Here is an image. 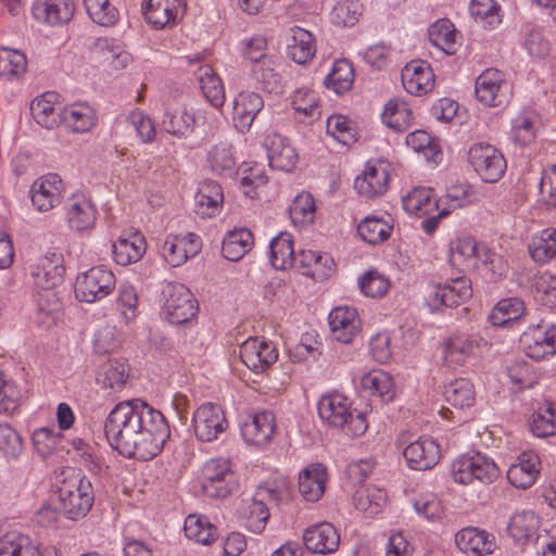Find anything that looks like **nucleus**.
I'll return each mask as SVG.
<instances>
[{
    "mask_svg": "<svg viewBox=\"0 0 556 556\" xmlns=\"http://www.w3.org/2000/svg\"><path fill=\"white\" fill-rule=\"evenodd\" d=\"M152 406L135 399L123 401L115 405L104 422V433L110 445L123 455L126 448L131 446L132 439L142 424L151 414Z\"/></svg>",
    "mask_w": 556,
    "mask_h": 556,
    "instance_id": "1",
    "label": "nucleus"
},
{
    "mask_svg": "<svg viewBox=\"0 0 556 556\" xmlns=\"http://www.w3.org/2000/svg\"><path fill=\"white\" fill-rule=\"evenodd\" d=\"M317 409L325 424L342 429L348 435L359 437L368 428L365 415L354 414L349 399L340 393L323 395L318 401Z\"/></svg>",
    "mask_w": 556,
    "mask_h": 556,
    "instance_id": "2",
    "label": "nucleus"
},
{
    "mask_svg": "<svg viewBox=\"0 0 556 556\" xmlns=\"http://www.w3.org/2000/svg\"><path fill=\"white\" fill-rule=\"evenodd\" d=\"M142 426V429L138 430L136 438L130 442L131 446L125 450L123 456L150 460L162 452L170 434L164 415L152 408Z\"/></svg>",
    "mask_w": 556,
    "mask_h": 556,
    "instance_id": "3",
    "label": "nucleus"
},
{
    "mask_svg": "<svg viewBox=\"0 0 556 556\" xmlns=\"http://www.w3.org/2000/svg\"><path fill=\"white\" fill-rule=\"evenodd\" d=\"M58 493L64 514L72 520L85 517L93 505L91 482L80 473L64 479Z\"/></svg>",
    "mask_w": 556,
    "mask_h": 556,
    "instance_id": "4",
    "label": "nucleus"
},
{
    "mask_svg": "<svg viewBox=\"0 0 556 556\" xmlns=\"http://www.w3.org/2000/svg\"><path fill=\"white\" fill-rule=\"evenodd\" d=\"M451 472L454 481L460 484H469L475 480L488 484L500 476L495 463L481 453L457 458L452 464Z\"/></svg>",
    "mask_w": 556,
    "mask_h": 556,
    "instance_id": "5",
    "label": "nucleus"
},
{
    "mask_svg": "<svg viewBox=\"0 0 556 556\" xmlns=\"http://www.w3.org/2000/svg\"><path fill=\"white\" fill-rule=\"evenodd\" d=\"M163 313L170 324L181 325L198 313L197 301L191 291L181 283L168 282L163 288Z\"/></svg>",
    "mask_w": 556,
    "mask_h": 556,
    "instance_id": "6",
    "label": "nucleus"
},
{
    "mask_svg": "<svg viewBox=\"0 0 556 556\" xmlns=\"http://www.w3.org/2000/svg\"><path fill=\"white\" fill-rule=\"evenodd\" d=\"M467 154L468 162L483 181L494 184L505 174L506 160L494 146L478 142L469 148Z\"/></svg>",
    "mask_w": 556,
    "mask_h": 556,
    "instance_id": "7",
    "label": "nucleus"
},
{
    "mask_svg": "<svg viewBox=\"0 0 556 556\" xmlns=\"http://www.w3.org/2000/svg\"><path fill=\"white\" fill-rule=\"evenodd\" d=\"M115 285L112 270L104 266H94L77 277L75 294L80 302L94 303L109 295Z\"/></svg>",
    "mask_w": 556,
    "mask_h": 556,
    "instance_id": "8",
    "label": "nucleus"
},
{
    "mask_svg": "<svg viewBox=\"0 0 556 556\" xmlns=\"http://www.w3.org/2000/svg\"><path fill=\"white\" fill-rule=\"evenodd\" d=\"M193 430L202 442H212L228 428V421L220 405L205 403L193 414Z\"/></svg>",
    "mask_w": 556,
    "mask_h": 556,
    "instance_id": "9",
    "label": "nucleus"
},
{
    "mask_svg": "<svg viewBox=\"0 0 556 556\" xmlns=\"http://www.w3.org/2000/svg\"><path fill=\"white\" fill-rule=\"evenodd\" d=\"M520 344L530 358L543 359L556 354V327L538 324L530 326L520 337Z\"/></svg>",
    "mask_w": 556,
    "mask_h": 556,
    "instance_id": "10",
    "label": "nucleus"
},
{
    "mask_svg": "<svg viewBox=\"0 0 556 556\" xmlns=\"http://www.w3.org/2000/svg\"><path fill=\"white\" fill-rule=\"evenodd\" d=\"M238 486L236 473L226 460H211L205 467L202 484L204 493L210 497L224 498Z\"/></svg>",
    "mask_w": 556,
    "mask_h": 556,
    "instance_id": "11",
    "label": "nucleus"
},
{
    "mask_svg": "<svg viewBox=\"0 0 556 556\" xmlns=\"http://www.w3.org/2000/svg\"><path fill=\"white\" fill-rule=\"evenodd\" d=\"M65 219L75 231L92 229L97 220V208L90 197L74 193L65 201Z\"/></svg>",
    "mask_w": 556,
    "mask_h": 556,
    "instance_id": "12",
    "label": "nucleus"
},
{
    "mask_svg": "<svg viewBox=\"0 0 556 556\" xmlns=\"http://www.w3.org/2000/svg\"><path fill=\"white\" fill-rule=\"evenodd\" d=\"M63 190V181L59 175H45L30 187L31 203L39 212H48L61 203Z\"/></svg>",
    "mask_w": 556,
    "mask_h": 556,
    "instance_id": "13",
    "label": "nucleus"
},
{
    "mask_svg": "<svg viewBox=\"0 0 556 556\" xmlns=\"http://www.w3.org/2000/svg\"><path fill=\"white\" fill-rule=\"evenodd\" d=\"M477 99L488 106H500L507 101V84L501 71L485 70L476 79Z\"/></svg>",
    "mask_w": 556,
    "mask_h": 556,
    "instance_id": "14",
    "label": "nucleus"
},
{
    "mask_svg": "<svg viewBox=\"0 0 556 556\" xmlns=\"http://www.w3.org/2000/svg\"><path fill=\"white\" fill-rule=\"evenodd\" d=\"M63 273L62 256L55 252L38 257L30 265L33 283L45 291H50L61 283Z\"/></svg>",
    "mask_w": 556,
    "mask_h": 556,
    "instance_id": "15",
    "label": "nucleus"
},
{
    "mask_svg": "<svg viewBox=\"0 0 556 556\" xmlns=\"http://www.w3.org/2000/svg\"><path fill=\"white\" fill-rule=\"evenodd\" d=\"M242 363L255 372H263L278 358L277 349L265 340L250 338L240 346Z\"/></svg>",
    "mask_w": 556,
    "mask_h": 556,
    "instance_id": "16",
    "label": "nucleus"
},
{
    "mask_svg": "<svg viewBox=\"0 0 556 556\" xmlns=\"http://www.w3.org/2000/svg\"><path fill=\"white\" fill-rule=\"evenodd\" d=\"M390 181V164L378 162L369 165L362 176L355 179L354 187L356 191L368 199L380 197L388 190Z\"/></svg>",
    "mask_w": 556,
    "mask_h": 556,
    "instance_id": "17",
    "label": "nucleus"
},
{
    "mask_svg": "<svg viewBox=\"0 0 556 556\" xmlns=\"http://www.w3.org/2000/svg\"><path fill=\"white\" fill-rule=\"evenodd\" d=\"M280 500L277 490L268 486H260L255 492L247 510V528L253 533H261L268 521V504L278 503Z\"/></svg>",
    "mask_w": 556,
    "mask_h": 556,
    "instance_id": "18",
    "label": "nucleus"
},
{
    "mask_svg": "<svg viewBox=\"0 0 556 556\" xmlns=\"http://www.w3.org/2000/svg\"><path fill=\"white\" fill-rule=\"evenodd\" d=\"M306 548L314 554H332L340 545V535L330 522H320L308 527L303 534Z\"/></svg>",
    "mask_w": 556,
    "mask_h": 556,
    "instance_id": "19",
    "label": "nucleus"
},
{
    "mask_svg": "<svg viewBox=\"0 0 556 556\" xmlns=\"http://www.w3.org/2000/svg\"><path fill=\"white\" fill-rule=\"evenodd\" d=\"M275 428L274 413L264 410L249 416L248 420L241 426V434L247 443L263 446L270 442Z\"/></svg>",
    "mask_w": 556,
    "mask_h": 556,
    "instance_id": "20",
    "label": "nucleus"
},
{
    "mask_svg": "<svg viewBox=\"0 0 556 556\" xmlns=\"http://www.w3.org/2000/svg\"><path fill=\"white\" fill-rule=\"evenodd\" d=\"M329 326L337 341L351 343L361 331L358 313L354 307L338 306L329 314Z\"/></svg>",
    "mask_w": 556,
    "mask_h": 556,
    "instance_id": "21",
    "label": "nucleus"
},
{
    "mask_svg": "<svg viewBox=\"0 0 556 556\" xmlns=\"http://www.w3.org/2000/svg\"><path fill=\"white\" fill-rule=\"evenodd\" d=\"M459 551L468 556H483L493 553L496 547L492 534L476 527H466L455 534Z\"/></svg>",
    "mask_w": 556,
    "mask_h": 556,
    "instance_id": "22",
    "label": "nucleus"
},
{
    "mask_svg": "<svg viewBox=\"0 0 556 556\" xmlns=\"http://www.w3.org/2000/svg\"><path fill=\"white\" fill-rule=\"evenodd\" d=\"M403 455L414 470H427L434 467L440 457V446L431 439H419L404 448Z\"/></svg>",
    "mask_w": 556,
    "mask_h": 556,
    "instance_id": "23",
    "label": "nucleus"
},
{
    "mask_svg": "<svg viewBox=\"0 0 556 556\" xmlns=\"http://www.w3.org/2000/svg\"><path fill=\"white\" fill-rule=\"evenodd\" d=\"M142 12L149 24L164 28L185 12V4L182 0H144Z\"/></svg>",
    "mask_w": 556,
    "mask_h": 556,
    "instance_id": "24",
    "label": "nucleus"
},
{
    "mask_svg": "<svg viewBox=\"0 0 556 556\" xmlns=\"http://www.w3.org/2000/svg\"><path fill=\"white\" fill-rule=\"evenodd\" d=\"M434 75L431 67L419 61L407 63L402 70V83L405 90L415 96H421L431 90Z\"/></svg>",
    "mask_w": 556,
    "mask_h": 556,
    "instance_id": "25",
    "label": "nucleus"
},
{
    "mask_svg": "<svg viewBox=\"0 0 556 556\" xmlns=\"http://www.w3.org/2000/svg\"><path fill=\"white\" fill-rule=\"evenodd\" d=\"M264 106L263 98L253 91L240 92L233 101V121L241 131H248Z\"/></svg>",
    "mask_w": 556,
    "mask_h": 556,
    "instance_id": "26",
    "label": "nucleus"
},
{
    "mask_svg": "<svg viewBox=\"0 0 556 556\" xmlns=\"http://www.w3.org/2000/svg\"><path fill=\"white\" fill-rule=\"evenodd\" d=\"M540 473V458L533 453H522L507 470L509 483L519 489L530 488Z\"/></svg>",
    "mask_w": 556,
    "mask_h": 556,
    "instance_id": "27",
    "label": "nucleus"
},
{
    "mask_svg": "<svg viewBox=\"0 0 556 556\" xmlns=\"http://www.w3.org/2000/svg\"><path fill=\"white\" fill-rule=\"evenodd\" d=\"M295 267L316 281L328 278L334 270V262L328 254L303 250L298 256Z\"/></svg>",
    "mask_w": 556,
    "mask_h": 556,
    "instance_id": "28",
    "label": "nucleus"
},
{
    "mask_svg": "<svg viewBox=\"0 0 556 556\" xmlns=\"http://www.w3.org/2000/svg\"><path fill=\"white\" fill-rule=\"evenodd\" d=\"M265 146L271 168L289 172L294 167L298 155L286 138L278 134L269 135L265 139Z\"/></svg>",
    "mask_w": 556,
    "mask_h": 556,
    "instance_id": "29",
    "label": "nucleus"
},
{
    "mask_svg": "<svg viewBox=\"0 0 556 556\" xmlns=\"http://www.w3.org/2000/svg\"><path fill=\"white\" fill-rule=\"evenodd\" d=\"M327 469L321 464L307 466L299 475V491L308 502L318 501L325 492Z\"/></svg>",
    "mask_w": 556,
    "mask_h": 556,
    "instance_id": "30",
    "label": "nucleus"
},
{
    "mask_svg": "<svg viewBox=\"0 0 556 556\" xmlns=\"http://www.w3.org/2000/svg\"><path fill=\"white\" fill-rule=\"evenodd\" d=\"M147 250L143 236L138 232L121 236L112 245L114 261L122 266L138 262Z\"/></svg>",
    "mask_w": 556,
    "mask_h": 556,
    "instance_id": "31",
    "label": "nucleus"
},
{
    "mask_svg": "<svg viewBox=\"0 0 556 556\" xmlns=\"http://www.w3.org/2000/svg\"><path fill=\"white\" fill-rule=\"evenodd\" d=\"M428 37L434 47L448 55L455 54L459 46V33L447 18H440L431 24Z\"/></svg>",
    "mask_w": 556,
    "mask_h": 556,
    "instance_id": "32",
    "label": "nucleus"
},
{
    "mask_svg": "<svg viewBox=\"0 0 556 556\" xmlns=\"http://www.w3.org/2000/svg\"><path fill=\"white\" fill-rule=\"evenodd\" d=\"M128 366L124 362L109 359L100 369L97 381L109 395L121 392L128 379Z\"/></svg>",
    "mask_w": 556,
    "mask_h": 556,
    "instance_id": "33",
    "label": "nucleus"
},
{
    "mask_svg": "<svg viewBox=\"0 0 556 556\" xmlns=\"http://www.w3.org/2000/svg\"><path fill=\"white\" fill-rule=\"evenodd\" d=\"M56 94L47 92L40 98L35 99L30 104V112L35 121L47 129H52L59 125L62 117L61 106H55Z\"/></svg>",
    "mask_w": 556,
    "mask_h": 556,
    "instance_id": "34",
    "label": "nucleus"
},
{
    "mask_svg": "<svg viewBox=\"0 0 556 556\" xmlns=\"http://www.w3.org/2000/svg\"><path fill=\"white\" fill-rule=\"evenodd\" d=\"M75 11L73 0H38L35 14L50 25H61L72 20Z\"/></svg>",
    "mask_w": 556,
    "mask_h": 556,
    "instance_id": "35",
    "label": "nucleus"
},
{
    "mask_svg": "<svg viewBox=\"0 0 556 556\" xmlns=\"http://www.w3.org/2000/svg\"><path fill=\"white\" fill-rule=\"evenodd\" d=\"M478 348L477 338L469 336L450 338L444 346V362L448 367L462 366Z\"/></svg>",
    "mask_w": 556,
    "mask_h": 556,
    "instance_id": "36",
    "label": "nucleus"
},
{
    "mask_svg": "<svg viewBox=\"0 0 556 556\" xmlns=\"http://www.w3.org/2000/svg\"><path fill=\"white\" fill-rule=\"evenodd\" d=\"M270 263L274 268L286 270L295 267L298 257L294 253L292 236L288 232H280L270 241Z\"/></svg>",
    "mask_w": 556,
    "mask_h": 556,
    "instance_id": "37",
    "label": "nucleus"
},
{
    "mask_svg": "<svg viewBox=\"0 0 556 556\" xmlns=\"http://www.w3.org/2000/svg\"><path fill=\"white\" fill-rule=\"evenodd\" d=\"M197 117L186 108H178L165 112L162 119L163 129L177 138H186L193 132Z\"/></svg>",
    "mask_w": 556,
    "mask_h": 556,
    "instance_id": "38",
    "label": "nucleus"
},
{
    "mask_svg": "<svg viewBox=\"0 0 556 556\" xmlns=\"http://www.w3.org/2000/svg\"><path fill=\"white\" fill-rule=\"evenodd\" d=\"M197 213L202 216H212L224 202V193L219 184L205 180L200 184L194 195Z\"/></svg>",
    "mask_w": 556,
    "mask_h": 556,
    "instance_id": "39",
    "label": "nucleus"
},
{
    "mask_svg": "<svg viewBox=\"0 0 556 556\" xmlns=\"http://www.w3.org/2000/svg\"><path fill=\"white\" fill-rule=\"evenodd\" d=\"M253 233L245 228L229 231L223 240L222 253L231 262L241 260L253 247Z\"/></svg>",
    "mask_w": 556,
    "mask_h": 556,
    "instance_id": "40",
    "label": "nucleus"
},
{
    "mask_svg": "<svg viewBox=\"0 0 556 556\" xmlns=\"http://www.w3.org/2000/svg\"><path fill=\"white\" fill-rule=\"evenodd\" d=\"M316 53V46L313 35L301 27L292 28L291 42L288 45V56L298 64H305Z\"/></svg>",
    "mask_w": 556,
    "mask_h": 556,
    "instance_id": "41",
    "label": "nucleus"
},
{
    "mask_svg": "<svg viewBox=\"0 0 556 556\" xmlns=\"http://www.w3.org/2000/svg\"><path fill=\"white\" fill-rule=\"evenodd\" d=\"M195 76L200 83L205 98L215 108H222L225 102V90L220 78L216 75L213 67L208 64L201 65Z\"/></svg>",
    "mask_w": 556,
    "mask_h": 556,
    "instance_id": "42",
    "label": "nucleus"
},
{
    "mask_svg": "<svg viewBox=\"0 0 556 556\" xmlns=\"http://www.w3.org/2000/svg\"><path fill=\"white\" fill-rule=\"evenodd\" d=\"M0 556H41V553L29 536L9 532L0 540Z\"/></svg>",
    "mask_w": 556,
    "mask_h": 556,
    "instance_id": "43",
    "label": "nucleus"
},
{
    "mask_svg": "<svg viewBox=\"0 0 556 556\" xmlns=\"http://www.w3.org/2000/svg\"><path fill=\"white\" fill-rule=\"evenodd\" d=\"M403 207L410 215L424 217L437 211L439 203L433 198L431 189L414 188L403 198Z\"/></svg>",
    "mask_w": 556,
    "mask_h": 556,
    "instance_id": "44",
    "label": "nucleus"
},
{
    "mask_svg": "<svg viewBox=\"0 0 556 556\" xmlns=\"http://www.w3.org/2000/svg\"><path fill=\"white\" fill-rule=\"evenodd\" d=\"M364 390L378 395L383 402H390L395 396L393 378L386 371L377 369L364 375L361 380Z\"/></svg>",
    "mask_w": 556,
    "mask_h": 556,
    "instance_id": "45",
    "label": "nucleus"
},
{
    "mask_svg": "<svg viewBox=\"0 0 556 556\" xmlns=\"http://www.w3.org/2000/svg\"><path fill=\"white\" fill-rule=\"evenodd\" d=\"M61 122L74 132H85L93 127L96 117L89 105L79 103L63 108Z\"/></svg>",
    "mask_w": 556,
    "mask_h": 556,
    "instance_id": "46",
    "label": "nucleus"
},
{
    "mask_svg": "<svg viewBox=\"0 0 556 556\" xmlns=\"http://www.w3.org/2000/svg\"><path fill=\"white\" fill-rule=\"evenodd\" d=\"M184 531L188 539L203 545L212 544L217 538L216 527L206 517L197 514H190L186 518Z\"/></svg>",
    "mask_w": 556,
    "mask_h": 556,
    "instance_id": "47",
    "label": "nucleus"
},
{
    "mask_svg": "<svg viewBox=\"0 0 556 556\" xmlns=\"http://www.w3.org/2000/svg\"><path fill=\"white\" fill-rule=\"evenodd\" d=\"M382 119L388 127L397 132H404L412 125V110L405 102L392 99L384 106Z\"/></svg>",
    "mask_w": 556,
    "mask_h": 556,
    "instance_id": "48",
    "label": "nucleus"
},
{
    "mask_svg": "<svg viewBox=\"0 0 556 556\" xmlns=\"http://www.w3.org/2000/svg\"><path fill=\"white\" fill-rule=\"evenodd\" d=\"M525 313L523 302L517 298L503 299L493 307L489 320L493 326L503 327L518 320Z\"/></svg>",
    "mask_w": 556,
    "mask_h": 556,
    "instance_id": "49",
    "label": "nucleus"
},
{
    "mask_svg": "<svg viewBox=\"0 0 556 556\" xmlns=\"http://www.w3.org/2000/svg\"><path fill=\"white\" fill-rule=\"evenodd\" d=\"M392 230V225L377 216L365 217L357 227L361 238L369 244H378L386 241L391 236Z\"/></svg>",
    "mask_w": 556,
    "mask_h": 556,
    "instance_id": "50",
    "label": "nucleus"
},
{
    "mask_svg": "<svg viewBox=\"0 0 556 556\" xmlns=\"http://www.w3.org/2000/svg\"><path fill=\"white\" fill-rule=\"evenodd\" d=\"M539 121L534 114H519L513 122L511 137L521 148L531 146L536 139Z\"/></svg>",
    "mask_w": 556,
    "mask_h": 556,
    "instance_id": "51",
    "label": "nucleus"
},
{
    "mask_svg": "<svg viewBox=\"0 0 556 556\" xmlns=\"http://www.w3.org/2000/svg\"><path fill=\"white\" fill-rule=\"evenodd\" d=\"M531 431L535 437L545 438L556 434V404L545 402L532 415Z\"/></svg>",
    "mask_w": 556,
    "mask_h": 556,
    "instance_id": "52",
    "label": "nucleus"
},
{
    "mask_svg": "<svg viewBox=\"0 0 556 556\" xmlns=\"http://www.w3.org/2000/svg\"><path fill=\"white\" fill-rule=\"evenodd\" d=\"M354 68L346 60H339L333 63L331 72L325 78L327 88L333 89L338 94L349 91L354 81Z\"/></svg>",
    "mask_w": 556,
    "mask_h": 556,
    "instance_id": "53",
    "label": "nucleus"
},
{
    "mask_svg": "<svg viewBox=\"0 0 556 556\" xmlns=\"http://www.w3.org/2000/svg\"><path fill=\"white\" fill-rule=\"evenodd\" d=\"M252 73L263 90L267 92H279L281 89V76L276 71L274 55L253 64Z\"/></svg>",
    "mask_w": 556,
    "mask_h": 556,
    "instance_id": "54",
    "label": "nucleus"
},
{
    "mask_svg": "<svg viewBox=\"0 0 556 556\" xmlns=\"http://www.w3.org/2000/svg\"><path fill=\"white\" fill-rule=\"evenodd\" d=\"M447 403L457 408L469 407L475 403L476 392L473 384L466 378H458L445 388Z\"/></svg>",
    "mask_w": 556,
    "mask_h": 556,
    "instance_id": "55",
    "label": "nucleus"
},
{
    "mask_svg": "<svg viewBox=\"0 0 556 556\" xmlns=\"http://www.w3.org/2000/svg\"><path fill=\"white\" fill-rule=\"evenodd\" d=\"M478 254V244L471 237L457 238L451 242L450 261L455 267H465L473 264Z\"/></svg>",
    "mask_w": 556,
    "mask_h": 556,
    "instance_id": "56",
    "label": "nucleus"
},
{
    "mask_svg": "<svg viewBox=\"0 0 556 556\" xmlns=\"http://www.w3.org/2000/svg\"><path fill=\"white\" fill-rule=\"evenodd\" d=\"M531 257L538 263H546L556 255V229H544L529 245Z\"/></svg>",
    "mask_w": 556,
    "mask_h": 556,
    "instance_id": "57",
    "label": "nucleus"
},
{
    "mask_svg": "<svg viewBox=\"0 0 556 556\" xmlns=\"http://www.w3.org/2000/svg\"><path fill=\"white\" fill-rule=\"evenodd\" d=\"M539 527V519L533 511L516 513L508 523V532L517 541L528 540Z\"/></svg>",
    "mask_w": 556,
    "mask_h": 556,
    "instance_id": "58",
    "label": "nucleus"
},
{
    "mask_svg": "<svg viewBox=\"0 0 556 556\" xmlns=\"http://www.w3.org/2000/svg\"><path fill=\"white\" fill-rule=\"evenodd\" d=\"M362 14V4L358 1L344 0L338 2L330 12L332 24L342 27L354 26Z\"/></svg>",
    "mask_w": 556,
    "mask_h": 556,
    "instance_id": "59",
    "label": "nucleus"
},
{
    "mask_svg": "<svg viewBox=\"0 0 556 556\" xmlns=\"http://www.w3.org/2000/svg\"><path fill=\"white\" fill-rule=\"evenodd\" d=\"M87 13L101 26H111L118 21V11L109 0H84Z\"/></svg>",
    "mask_w": 556,
    "mask_h": 556,
    "instance_id": "60",
    "label": "nucleus"
},
{
    "mask_svg": "<svg viewBox=\"0 0 556 556\" xmlns=\"http://www.w3.org/2000/svg\"><path fill=\"white\" fill-rule=\"evenodd\" d=\"M289 214L295 225L312 223L315 216V201L313 197L306 192L296 195L289 207Z\"/></svg>",
    "mask_w": 556,
    "mask_h": 556,
    "instance_id": "61",
    "label": "nucleus"
},
{
    "mask_svg": "<svg viewBox=\"0 0 556 556\" xmlns=\"http://www.w3.org/2000/svg\"><path fill=\"white\" fill-rule=\"evenodd\" d=\"M353 123L344 115H331L327 119V134L344 146L356 142Z\"/></svg>",
    "mask_w": 556,
    "mask_h": 556,
    "instance_id": "62",
    "label": "nucleus"
},
{
    "mask_svg": "<svg viewBox=\"0 0 556 556\" xmlns=\"http://www.w3.org/2000/svg\"><path fill=\"white\" fill-rule=\"evenodd\" d=\"M207 162L213 172L224 174L231 172L236 165L231 147L228 143L222 142L215 144L207 154Z\"/></svg>",
    "mask_w": 556,
    "mask_h": 556,
    "instance_id": "63",
    "label": "nucleus"
},
{
    "mask_svg": "<svg viewBox=\"0 0 556 556\" xmlns=\"http://www.w3.org/2000/svg\"><path fill=\"white\" fill-rule=\"evenodd\" d=\"M26 67L24 53L8 48L0 49V76H20L26 72Z\"/></svg>",
    "mask_w": 556,
    "mask_h": 556,
    "instance_id": "64",
    "label": "nucleus"
}]
</instances>
